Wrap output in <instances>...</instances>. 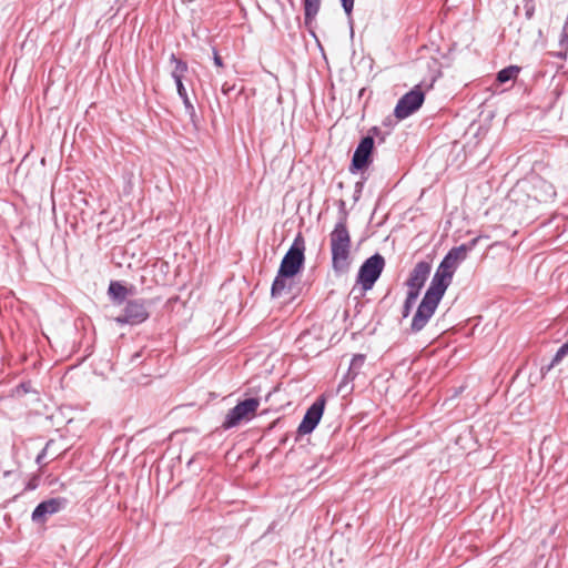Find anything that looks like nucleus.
<instances>
[{"label":"nucleus","instance_id":"f257e3e1","mask_svg":"<svg viewBox=\"0 0 568 568\" xmlns=\"http://www.w3.org/2000/svg\"><path fill=\"white\" fill-rule=\"evenodd\" d=\"M344 200L338 201V221L329 234L332 268L336 274H345L349 271L351 235L347 230V211Z\"/></svg>","mask_w":568,"mask_h":568},{"label":"nucleus","instance_id":"f03ea898","mask_svg":"<svg viewBox=\"0 0 568 568\" xmlns=\"http://www.w3.org/2000/svg\"><path fill=\"white\" fill-rule=\"evenodd\" d=\"M305 264V240L302 233H297L290 248L284 254L277 272L281 278L287 276H297Z\"/></svg>","mask_w":568,"mask_h":568},{"label":"nucleus","instance_id":"7ed1b4c3","mask_svg":"<svg viewBox=\"0 0 568 568\" xmlns=\"http://www.w3.org/2000/svg\"><path fill=\"white\" fill-rule=\"evenodd\" d=\"M385 264V258L381 253L373 254L362 263L356 276V285L359 286L362 296L374 287L384 271Z\"/></svg>","mask_w":568,"mask_h":568},{"label":"nucleus","instance_id":"20e7f679","mask_svg":"<svg viewBox=\"0 0 568 568\" xmlns=\"http://www.w3.org/2000/svg\"><path fill=\"white\" fill-rule=\"evenodd\" d=\"M151 302L144 298H134L125 302L122 313L114 318V322L120 325L136 326L150 317Z\"/></svg>","mask_w":568,"mask_h":568},{"label":"nucleus","instance_id":"39448f33","mask_svg":"<svg viewBox=\"0 0 568 568\" xmlns=\"http://www.w3.org/2000/svg\"><path fill=\"white\" fill-rule=\"evenodd\" d=\"M422 85L423 83L416 84L397 101L394 109L395 118L404 120L420 109L425 101Z\"/></svg>","mask_w":568,"mask_h":568},{"label":"nucleus","instance_id":"423d86ee","mask_svg":"<svg viewBox=\"0 0 568 568\" xmlns=\"http://www.w3.org/2000/svg\"><path fill=\"white\" fill-rule=\"evenodd\" d=\"M374 146L375 141L373 140V135H365L361 139L348 166V171L352 174L363 172L369 168L373 163Z\"/></svg>","mask_w":568,"mask_h":568},{"label":"nucleus","instance_id":"0eeeda50","mask_svg":"<svg viewBox=\"0 0 568 568\" xmlns=\"http://www.w3.org/2000/svg\"><path fill=\"white\" fill-rule=\"evenodd\" d=\"M326 399L324 395L318 396L306 409L302 422L297 427V436L308 435L317 427L324 414Z\"/></svg>","mask_w":568,"mask_h":568},{"label":"nucleus","instance_id":"6e6552de","mask_svg":"<svg viewBox=\"0 0 568 568\" xmlns=\"http://www.w3.org/2000/svg\"><path fill=\"white\" fill-rule=\"evenodd\" d=\"M69 500L65 497H52L39 503L31 514V520L37 525H44L49 516L55 515L67 508Z\"/></svg>","mask_w":568,"mask_h":568},{"label":"nucleus","instance_id":"1a4fd4ad","mask_svg":"<svg viewBox=\"0 0 568 568\" xmlns=\"http://www.w3.org/2000/svg\"><path fill=\"white\" fill-rule=\"evenodd\" d=\"M440 301H437L430 296L424 294L417 310L413 316L410 324V332L418 333L420 332L429 322V320L435 314Z\"/></svg>","mask_w":568,"mask_h":568},{"label":"nucleus","instance_id":"9d476101","mask_svg":"<svg viewBox=\"0 0 568 568\" xmlns=\"http://www.w3.org/2000/svg\"><path fill=\"white\" fill-rule=\"evenodd\" d=\"M295 277L296 276H284L281 278L280 272H277L271 286V296L273 298H280L283 296L294 298L298 291Z\"/></svg>","mask_w":568,"mask_h":568},{"label":"nucleus","instance_id":"9b49d317","mask_svg":"<svg viewBox=\"0 0 568 568\" xmlns=\"http://www.w3.org/2000/svg\"><path fill=\"white\" fill-rule=\"evenodd\" d=\"M366 356L364 354H355L349 363V367L346 374L343 376L342 381L338 384V392L346 390L347 393L353 392L354 386L348 385L355 381V378L362 373V369L365 365Z\"/></svg>","mask_w":568,"mask_h":568},{"label":"nucleus","instance_id":"f8f14e48","mask_svg":"<svg viewBox=\"0 0 568 568\" xmlns=\"http://www.w3.org/2000/svg\"><path fill=\"white\" fill-rule=\"evenodd\" d=\"M430 270L432 266L429 262L419 261L416 263L406 280V286H417L423 288L430 274Z\"/></svg>","mask_w":568,"mask_h":568},{"label":"nucleus","instance_id":"ddd939ff","mask_svg":"<svg viewBox=\"0 0 568 568\" xmlns=\"http://www.w3.org/2000/svg\"><path fill=\"white\" fill-rule=\"evenodd\" d=\"M450 283L452 281L448 277L435 272L425 295L442 301Z\"/></svg>","mask_w":568,"mask_h":568},{"label":"nucleus","instance_id":"4468645a","mask_svg":"<svg viewBox=\"0 0 568 568\" xmlns=\"http://www.w3.org/2000/svg\"><path fill=\"white\" fill-rule=\"evenodd\" d=\"M534 189L536 191L535 197L539 202L552 201L557 194L555 186L550 182H548L541 178H538L535 181Z\"/></svg>","mask_w":568,"mask_h":568},{"label":"nucleus","instance_id":"2eb2a0df","mask_svg":"<svg viewBox=\"0 0 568 568\" xmlns=\"http://www.w3.org/2000/svg\"><path fill=\"white\" fill-rule=\"evenodd\" d=\"M245 418L246 416L243 414L240 407L235 405L227 412L224 422L222 423V428L226 430L236 427Z\"/></svg>","mask_w":568,"mask_h":568},{"label":"nucleus","instance_id":"dca6fc26","mask_svg":"<svg viewBox=\"0 0 568 568\" xmlns=\"http://www.w3.org/2000/svg\"><path fill=\"white\" fill-rule=\"evenodd\" d=\"M170 61L171 63H174V69L171 72V77L175 84H179L180 82H183V77L189 70L187 63L178 58L174 53L171 54Z\"/></svg>","mask_w":568,"mask_h":568},{"label":"nucleus","instance_id":"f3484780","mask_svg":"<svg viewBox=\"0 0 568 568\" xmlns=\"http://www.w3.org/2000/svg\"><path fill=\"white\" fill-rule=\"evenodd\" d=\"M467 256H468L467 248H465L460 244L459 246L452 247L443 258H445L448 263H450L455 267H458V265L462 262H464L467 258Z\"/></svg>","mask_w":568,"mask_h":568},{"label":"nucleus","instance_id":"a211bd4d","mask_svg":"<svg viewBox=\"0 0 568 568\" xmlns=\"http://www.w3.org/2000/svg\"><path fill=\"white\" fill-rule=\"evenodd\" d=\"M304 22L307 27L312 24L321 8V0H303Z\"/></svg>","mask_w":568,"mask_h":568},{"label":"nucleus","instance_id":"6ab92c4d","mask_svg":"<svg viewBox=\"0 0 568 568\" xmlns=\"http://www.w3.org/2000/svg\"><path fill=\"white\" fill-rule=\"evenodd\" d=\"M175 85H176L178 94L181 98V100L183 101V105H184L186 114L190 116L191 121L195 124V118H196L195 108L192 104V102L187 95V92H186V89H185L183 82H180L179 84H175Z\"/></svg>","mask_w":568,"mask_h":568},{"label":"nucleus","instance_id":"aec40b11","mask_svg":"<svg viewBox=\"0 0 568 568\" xmlns=\"http://www.w3.org/2000/svg\"><path fill=\"white\" fill-rule=\"evenodd\" d=\"M108 294L112 301L122 303L128 295V288L120 282L112 281L109 285Z\"/></svg>","mask_w":568,"mask_h":568},{"label":"nucleus","instance_id":"412c9836","mask_svg":"<svg viewBox=\"0 0 568 568\" xmlns=\"http://www.w3.org/2000/svg\"><path fill=\"white\" fill-rule=\"evenodd\" d=\"M568 355V339L557 349L550 363L546 366L541 367V373L546 374L551 371L556 365H558L564 357Z\"/></svg>","mask_w":568,"mask_h":568},{"label":"nucleus","instance_id":"4be33fe9","mask_svg":"<svg viewBox=\"0 0 568 568\" xmlns=\"http://www.w3.org/2000/svg\"><path fill=\"white\" fill-rule=\"evenodd\" d=\"M240 409L243 412V414L248 417L250 415H254L260 406V399L256 397H250L245 398L243 400H240L236 404Z\"/></svg>","mask_w":568,"mask_h":568},{"label":"nucleus","instance_id":"5701e85b","mask_svg":"<svg viewBox=\"0 0 568 568\" xmlns=\"http://www.w3.org/2000/svg\"><path fill=\"white\" fill-rule=\"evenodd\" d=\"M519 72H520L519 67L509 65V67H506V68L501 69L500 71H498V73L496 75V80L499 83H506L510 80L516 79V77L518 75Z\"/></svg>","mask_w":568,"mask_h":568},{"label":"nucleus","instance_id":"b1692460","mask_svg":"<svg viewBox=\"0 0 568 568\" xmlns=\"http://www.w3.org/2000/svg\"><path fill=\"white\" fill-rule=\"evenodd\" d=\"M457 267L448 263L445 258H443L436 270L439 274L448 277L450 281L456 272Z\"/></svg>","mask_w":568,"mask_h":568},{"label":"nucleus","instance_id":"393cba45","mask_svg":"<svg viewBox=\"0 0 568 568\" xmlns=\"http://www.w3.org/2000/svg\"><path fill=\"white\" fill-rule=\"evenodd\" d=\"M367 135H373V140H374L375 138H377L378 142H379V143H383V142H385L386 136H387V135H389V131H385V132H383V131L381 130V128H378V126H373V128H371V129H369V131H368Z\"/></svg>","mask_w":568,"mask_h":568},{"label":"nucleus","instance_id":"a878e982","mask_svg":"<svg viewBox=\"0 0 568 568\" xmlns=\"http://www.w3.org/2000/svg\"><path fill=\"white\" fill-rule=\"evenodd\" d=\"M366 180H367L366 176H362V179L355 183L354 194H353L354 202H357L361 199Z\"/></svg>","mask_w":568,"mask_h":568},{"label":"nucleus","instance_id":"bb28decb","mask_svg":"<svg viewBox=\"0 0 568 568\" xmlns=\"http://www.w3.org/2000/svg\"><path fill=\"white\" fill-rule=\"evenodd\" d=\"M53 444V440L50 439L49 442H47L45 446L42 448V450L38 454L37 458H36V463L37 465H39L40 467L44 466L47 464L45 462V458H47V453H48V448L49 446Z\"/></svg>","mask_w":568,"mask_h":568},{"label":"nucleus","instance_id":"cd10ccee","mask_svg":"<svg viewBox=\"0 0 568 568\" xmlns=\"http://www.w3.org/2000/svg\"><path fill=\"white\" fill-rule=\"evenodd\" d=\"M339 1H341V6H342L345 14L348 18L349 23L352 24V22H353L352 12H353V8H354V0H339Z\"/></svg>","mask_w":568,"mask_h":568},{"label":"nucleus","instance_id":"c85d7f7f","mask_svg":"<svg viewBox=\"0 0 568 568\" xmlns=\"http://www.w3.org/2000/svg\"><path fill=\"white\" fill-rule=\"evenodd\" d=\"M407 287H408V290H407L405 300L416 303V300L418 298L422 288L417 287V286H407Z\"/></svg>","mask_w":568,"mask_h":568},{"label":"nucleus","instance_id":"c756f323","mask_svg":"<svg viewBox=\"0 0 568 568\" xmlns=\"http://www.w3.org/2000/svg\"><path fill=\"white\" fill-rule=\"evenodd\" d=\"M399 119L395 118V114L393 115H387L384 120H383V126L387 128V131H389V133L392 132V130L394 129V126L397 124V121Z\"/></svg>","mask_w":568,"mask_h":568},{"label":"nucleus","instance_id":"7c9ffc66","mask_svg":"<svg viewBox=\"0 0 568 568\" xmlns=\"http://www.w3.org/2000/svg\"><path fill=\"white\" fill-rule=\"evenodd\" d=\"M525 16L527 19H531L535 13L534 0H524Z\"/></svg>","mask_w":568,"mask_h":568},{"label":"nucleus","instance_id":"2f4dec72","mask_svg":"<svg viewBox=\"0 0 568 568\" xmlns=\"http://www.w3.org/2000/svg\"><path fill=\"white\" fill-rule=\"evenodd\" d=\"M414 304H415L414 302H410V301H407V300L404 301V304H403V307H402V317L403 318H406V317L409 316Z\"/></svg>","mask_w":568,"mask_h":568},{"label":"nucleus","instance_id":"473e14b6","mask_svg":"<svg viewBox=\"0 0 568 568\" xmlns=\"http://www.w3.org/2000/svg\"><path fill=\"white\" fill-rule=\"evenodd\" d=\"M480 239H481L480 236H476V237L471 239L470 241H468L467 243H463L462 246L467 248V253H470L477 246Z\"/></svg>","mask_w":568,"mask_h":568},{"label":"nucleus","instance_id":"72a5a7b5","mask_svg":"<svg viewBox=\"0 0 568 568\" xmlns=\"http://www.w3.org/2000/svg\"><path fill=\"white\" fill-rule=\"evenodd\" d=\"M17 392H22L23 394L31 392V382H22L17 386Z\"/></svg>","mask_w":568,"mask_h":568},{"label":"nucleus","instance_id":"f704fd0d","mask_svg":"<svg viewBox=\"0 0 568 568\" xmlns=\"http://www.w3.org/2000/svg\"><path fill=\"white\" fill-rule=\"evenodd\" d=\"M213 61L216 67H223V60L215 48H213Z\"/></svg>","mask_w":568,"mask_h":568},{"label":"nucleus","instance_id":"c9c22d12","mask_svg":"<svg viewBox=\"0 0 568 568\" xmlns=\"http://www.w3.org/2000/svg\"><path fill=\"white\" fill-rule=\"evenodd\" d=\"M232 89H233V87H229V85L225 83V84H223V87H222V92H223L224 94H226V95H227Z\"/></svg>","mask_w":568,"mask_h":568},{"label":"nucleus","instance_id":"e433bc0d","mask_svg":"<svg viewBox=\"0 0 568 568\" xmlns=\"http://www.w3.org/2000/svg\"><path fill=\"white\" fill-rule=\"evenodd\" d=\"M436 78H437V77H433V78H432L430 83L426 85V87H427V89H430V88L433 87L434 82L436 81Z\"/></svg>","mask_w":568,"mask_h":568},{"label":"nucleus","instance_id":"4c0bfd02","mask_svg":"<svg viewBox=\"0 0 568 568\" xmlns=\"http://www.w3.org/2000/svg\"><path fill=\"white\" fill-rule=\"evenodd\" d=\"M558 57L564 58L566 57V53H559Z\"/></svg>","mask_w":568,"mask_h":568}]
</instances>
